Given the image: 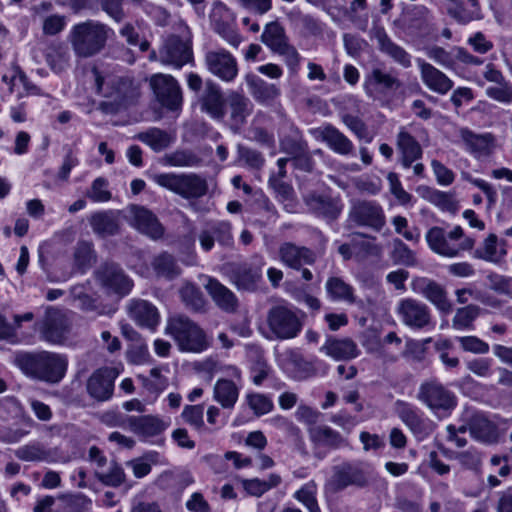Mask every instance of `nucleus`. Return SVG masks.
<instances>
[{
    "label": "nucleus",
    "instance_id": "1",
    "mask_svg": "<svg viewBox=\"0 0 512 512\" xmlns=\"http://www.w3.org/2000/svg\"><path fill=\"white\" fill-rule=\"evenodd\" d=\"M13 363L28 378L57 384L66 374L68 359L65 355L49 351L18 352Z\"/></svg>",
    "mask_w": 512,
    "mask_h": 512
},
{
    "label": "nucleus",
    "instance_id": "2",
    "mask_svg": "<svg viewBox=\"0 0 512 512\" xmlns=\"http://www.w3.org/2000/svg\"><path fill=\"white\" fill-rule=\"evenodd\" d=\"M112 32L106 24L87 20L74 25L70 32V42L75 54L88 58L99 53L106 45Z\"/></svg>",
    "mask_w": 512,
    "mask_h": 512
},
{
    "label": "nucleus",
    "instance_id": "3",
    "mask_svg": "<svg viewBox=\"0 0 512 512\" xmlns=\"http://www.w3.org/2000/svg\"><path fill=\"white\" fill-rule=\"evenodd\" d=\"M165 333L173 338L181 352L201 353L209 347L204 330L185 315L170 317Z\"/></svg>",
    "mask_w": 512,
    "mask_h": 512
},
{
    "label": "nucleus",
    "instance_id": "4",
    "mask_svg": "<svg viewBox=\"0 0 512 512\" xmlns=\"http://www.w3.org/2000/svg\"><path fill=\"white\" fill-rule=\"evenodd\" d=\"M180 35H170L159 49V62L180 69L192 62V34L185 22L178 23Z\"/></svg>",
    "mask_w": 512,
    "mask_h": 512
},
{
    "label": "nucleus",
    "instance_id": "5",
    "mask_svg": "<svg viewBox=\"0 0 512 512\" xmlns=\"http://www.w3.org/2000/svg\"><path fill=\"white\" fill-rule=\"evenodd\" d=\"M152 180L184 199H197L208 191L206 179L196 173H157L152 175Z\"/></svg>",
    "mask_w": 512,
    "mask_h": 512
},
{
    "label": "nucleus",
    "instance_id": "6",
    "mask_svg": "<svg viewBox=\"0 0 512 512\" xmlns=\"http://www.w3.org/2000/svg\"><path fill=\"white\" fill-rule=\"evenodd\" d=\"M417 399L437 416H448L457 406V397L438 380L420 384Z\"/></svg>",
    "mask_w": 512,
    "mask_h": 512
},
{
    "label": "nucleus",
    "instance_id": "7",
    "mask_svg": "<svg viewBox=\"0 0 512 512\" xmlns=\"http://www.w3.org/2000/svg\"><path fill=\"white\" fill-rule=\"evenodd\" d=\"M370 477V466L360 461L343 462L333 467L330 484L337 491L348 486L364 487Z\"/></svg>",
    "mask_w": 512,
    "mask_h": 512
},
{
    "label": "nucleus",
    "instance_id": "8",
    "mask_svg": "<svg viewBox=\"0 0 512 512\" xmlns=\"http://www.w3.org/2000/svg\"><path fill=\"white\" fill-rule=\"evenodd\" d=\"M401 323L413 330H423L432 326V313L427 304L414 298L401 299L396 307Z\"/></svg>",
    "mask_w": 512,
    "mask_h": 512
},
{
    "label": "nucleus",
    "instance_id": "9",
    "mask_svg": "<svg viewBox=\"0 0 512 512\" xmlns=\"http://www.w3.org/2000/svg\"><path fill=\"white\" fill-rule=\"evenodd\" d=\"M267 320L270 330L279 339H292L302 329V322L297 313L288 306L277 305L272 307Z\"/></svg>",
    "mask_w": 512,
    "mask_h": 512
},
{
    "label": "nucleus",
    "instance_id": "10",
    "mask_svg": "<svg viewBox=\"0 0 512 512\" xmlns=\"http://www.w3.org/2000/svg\"><path fill=\"white\" fill-rule=\"evenodd\" d=\"M150 87L157 101L169 110H177L183 102L178 81L169 74L157 73L150 77Z\"/></svg>",
    "mask_w": 512,
    "mask_h": 512
},
{
    "label": "nucleus",
    "instance_id": "11",
    "mask_svg": "<svg viewBox=\"0 0 512 512\" xmlns=\"http://www.w3.org/2000/svg\"><path fill=\"white\" fill-rule=\"evenodd\" d=\"M97 92L103 97L112 99L116 104H126L134 95L131 79L120 76L104 78L97 69L93 70Z\"/></svg>",
    "mask_w": 512,
    "mask_h": 512
},
{
    "label": "nucleus",
    "instance_id": "12",
    "mask_svg": "<svg viewBox=\"0 0 512 512\" xmlns=\"http://www.w3.org/2000/svg\"><path fill=\"white\" fill-rule=\"evenodd\" d=\"M228 376L232 379L219 378L213 386V400L223 409L232 410L239 398L241 389V371L235 366L228 367Z\"/></svg>",
    "mask_w": 512,
    "mask_h": 512
},
{
    "label": "nucleus",
    "instance_id": "13",
    "mask_svg": "<svg viewBox=\"0 0 512 512\" xmlns=\"http://www.w3.org/2000/svg\"><path fill=\"white\" fill-rule=\"evenodd\" d=\"M204 62L207 70L224 82H232L238 75L237 60L223 48L207 51Z\"/></svg>",
    "mask_w": 512,
    "mask_h": 512
},
{
    "label": "nucleus",
    "instance_id": "14",
    "mask_svg": "<svg viewBox=\"0 0 512 512\" xmlns=\"http://www.w3.org/2000/svg\"><path fill=\"white\" fill-rule=\"evenodd\" d=\"M463 237V230L460 226L454 227L450 232L443 228L434 226L426 233V241L429 248L436 254L445 257H456V241Z\"/></svg>",
    "mask_w": 512,
    "mask_h": 512
},
{
    "label": "nucleus",
    "instance_id": "15",
    "mask_svg": "<svg viewBox=\"0 0 512 512\" xmlns=\"http://www.w3.org/2000/svg\"><path fill=\"white\" fill-rule=\"evenodd\" d=\"M349 220L358 226L379 231L385 225L383 209L373 201H356L349 211Z\"/></svg>",
    "mask_w": 512,
    "mask_h": 512
},
{
    "label": "nucleus",
    "instance_id": "16",
    "mask_svg": "<svg viewBox=\"0 0 512 512\" xmlns=\"http://www.w3.org/2000/svg\"><path fill=\"white\" fill-rule=\"evenodd\" d=\"M310 133L316 140L324 142L330 150L338 155L348 156L354 152L352 141L331 124L311 129Z\"/></svg>",
    "mask_w": 512,
    "mask_h": 512
},
{
    "label": "nucleus",
    "instance_id": "17",
    "mask_svg": "<svg viewBox=\"0 0 512 512\" xmlns=\"http://www.w3.org/2000/svg\"><path fill=\"white\" fill-rule=\"evenodd\" d=\"M199 104L202 112L212 119L222 120L225 116L226 101L220 86L212 80L205 82L204 89L199 96Z\"/></svg>",
    "mask_w": 512,
    "mask_h": 512
},
{
    "label": "nucleus",
    "instance_id": "18",
    "mask_svg": "<svg viewBox=\"0 0 512 512\" xmlns=\"http://www.w3.org/2000/svg\"><path fill=\"white\" fill-rule=\"evenodd\" d=\"M416 63L421 81L430 91L445 95L453 88V81L431 63L422 58H417Z\"/></svg>",
    "mask_w": 512,
    "mask_h": 512
},
{
    "label": "nucleus",
    "instance_id": "19",
    "mask_svg": "<svg viewBox=\"0 0 512 512\" xmlns=\"http://www.w3.org/2000/svg\"><path fill=\"white\" fill-rule=\"evenodd\" d=\"M97 280L111 291L126 295L130 292L133 283L116 264H104L95 272Z\"/></svg>",
    "mask_w": 512,
    "mask_h": 512
},
{
    "label": "nucleus",
    "instance_id": "20",
    "mask_svg": "<svg viewBox=\"0 0 512 512\" xmlns=\"http://www.w3.org/2000/svg\"><path fill=\"white\" fill-rule=\"evenodd\" d=\"M129 210L131 214V225L140 233L153 240H157L163 236L164 228L153 212L137 205H132Z\"/></svg>",
    "mask_w": 512,
    "mask_h": 512
},
{
    "label": "nucleus",
    "instance_id": "21",
    "mask_svg": "<svg viewBox=\"0 0 512 512\" xmlns=\"http://www.w3.org/2000/svg\"><path fill=\"white\" fill-rule=\"evenodd\" d=\"M116 376L114 370L110 368L96 370L87 381L88 394L97 401L109 400L113 395Z\"/></svg>",
    "mask_w": 512,
    "mask_h": 512
},
{
    "label": "nucleus",
    "instance_id": "22",
    "mask_svg": "<svg viewBox=\"0 0 512 512\" xmlns=\"http://www.w3.org/2000/svg\"><path fill=\"white\" fill-rule=\"evenodd\" d=\"M280 261L287 267L300 270L303 265H312L316 261V254L305 246H298L292 242H284L279 246Z\"/></svg>",
    "mask_w": 512,
    "mask_h": 512
},
{
    "label": "nucleus",
    "instance_id": "23",
    "mask_svg": "<svg viewBox=\"0 0 512 512\" xmlns=\"http://www.w3.org/2000/svg\"><path fill=\"white\" fill-rule=\"evenodd\" d=\"M309 210L327 221L336 220L342 210L343 203L339 197L325 194H310L305 198Z\"/></svg>",
    "mask_w": 512,
    "mask_h": 512
},
{
    "label": "nucleus",
    "instance_id": "24",
    "mask_svg": "<svg viewBox=\"0 0 512 512\" xmlns=\"http://www.w3.org/2000/svg\"><path fill=\"white\" fill-rule=\"evenodd\" d=\"M417 285L418 292L438 311L444 314H449L452 311L453 305L444 286L428 278L419 279Z\"/></svg>",
    "mask_w": 512,
    "mask_h": 512
},
{
    "label": "nucleus",
    "instance_id": "25",
    "mask_svg": "<svg viewBox=\"0 0 512 512\" xmlns=\"http://www.w3.org/2000/svg\"><path fill=\"white\" fill-rule=\"evenodd\" d=\"M396 148L399 154L398 161L404 169L411 168L412 164L423 156L420 143L404 128H401L396 136Z\"/></svg>",
    "mask_w": 512,
    "mask_h": 512
},
{
    "label": "nucleus",
    "instance_id": "26",
    "mask_svg": "<svg viewBox=\"0 0 512 512\" xmlns=\"http://www.w3.org/2000/svg\"><path fill=\"white\" fill-rule=\"evenodd\" d=\"M129 316L142 327L154 330L159 323L158 309L147 300L131 299L127 305Z\"/></svg>",
    "mask_w": 512,
    "mask_h": 512
},
{
    "label": "nucleus",
    "instance_id": "27",
    "mask_svg": "<svg viewBox=\"0 0 512 512\" xmlns=\"http://www.w3.org/2000/svg\"><path fill=\"white\" fill-rule=\"evenodd\" d=\"M375 39L379 50L389 56L396 64L404 69L412 66V56L400 45L392 41L383 28H377Z\"/></svg>",
    "mask_w": 512,
    "mask_h": 512
},
{
    "label": "nucleus",
    "instance_id": "28",
    "mask_svg": "<svg viewBox=\"0 0 512 512\" xmlns=\"http://www.w3.org/2000/svg\"><path fill=\"white\" fill-rule=\"evenodd\" d=\"M204 287L218 308L228 313L237 309L236 295L217 279L208 277Z\"/></svg>",
    "mask_w": 512,
    "mask_h": 512
},
{
    "label": "nucleus",
    "instance_id": "29",
    "mask_svg": "<svg viewBox=\"0 0 512 512\" xmlns=\"http://www.w3.org/2000/svg\"><path fill=\"white\" fill-rule=\"evenodd\" d=\"M129 429L142 437H153L166 430L168 424L153 415L130 416L127 418Z\"/></svg>",
    "mask_w": 512,
    "mask_h": 512
},
{
    "label": "nucleus",
    "instance_id": "30",
    "mask_svg": "<svg viewBox=\"0 0 512 512\" xmlns=\"http://www.w3.org/2000/svg\"><path fill=\"white\" fill-rule=\"evenodd\" d=\"M460 137L464 142L465 149L475 158L487 157L493 148V137L491 134H476L469 129H461Z\"/></svg>",
    "mask_w": 512,
    "mask_h": 512
},
{
    "label": "nucleus",
    "instance_id": "31",
    "mask_svg": "<svg viewBox=\"0 0 512 512\" xmlns=\"http://www.w3.org/2000/svg\"><path fill=\"white\" fill-rule=\"evenodd\" d=\"M469 433L473 439L484 444L495 443L498 438L496 425L482 413L470 417Z\"/></svg>",
    "mask_w": 512,
    "mask_h": 512
},
{
    "label": "nucleus",
    "instance_id": "32",
    "mask_svg": "<svg viewBox=\"0 0 512 512\" xmlns=\"http://www.w3.org/2000/svg\"><path fill=\"white\" fill-rule=\"evenodd\" d=\"M395 412L407 428L417 437L426 434L425 420L419 414L417 407L402 400L395 402Z\"/></svg>",
    "mask_w": 512,
    "mask_h": 512
},
{
    "label": "nucleus",
    "instance_id": "33",
    "mask_svg": "<svg viewBox=\"0 0 512 512\" xmlns=\"http://www.w3.org/2000/svg\"><path fill=\"white\" fill-rule=\"evenodd\" d=\"M320 350L336 361L351 360L360 353L357 344L350 338H329Z\"/></svg>",
    "mask_w": 512,
    "mask_h": 512
},
{
    "label": "nucleus",
    "instance_id": "34",
    "mask_svg": "<svg viewBox=\"0 0 512 512\" xmlns=\"http://www.w3.org/2000/svg\"><path fill=\"white\" fill-rule=\"evenodd\" d=\"M249 91L259 103L270 105L280 96V89L276 84L268 83L262 78L248 74L245 77Z\"/></svg>",
    "mask_w": 512,
    "mask_h": 512
},
{
    "label": "nucleus",
    "instance_id": "35",
    "mask_svg": "<svg viewBox=\"0 0 512 512\" xmlns=\"http://www.w3.org/2000/svg\"><path fill=\"white\" fill-rule=\"evenodd\" d=\"M67 332L66 320L59 313L48 314L40 328L42 338L52 344L61 343L65 339Z\"/></svg>",
    "mask_w": 512,
    "mask_h": 512
},
{
    "label": "nucleus",
    "instance_id": "36",
    "mask_svg": "<svg viewBox=\"0 0 512 512\" xmlns=\"http://www.w3.org/2000/svg\"><path fill=\"white\" fill-rule=\"evenodd\" d=\"M89 223L94 233L101 237L112 236L119 231V212L106 210L91 215Z\"/></svg>",
    "mask_w": 512,
    "mask_h": 512
},
{
    "label": "nucleus",
    "instance_id": "37",
    "mask_svg": "<svg viewBox=\"0 0 512 512\" xmlns=\"http://www.w3.org/2000/svg\"><path fill=\"white\" fill-rule=\"evenodd\" d=\"M401 82L395 76L382 71L379 68H374L369 75L366 76L364 88L368 95L372 96L378 91H389L398 89Z\"/></svg>",
    "mask_w": 512,
    "mask_h": 512
},
{
    "label": "nucleus",
    "instance_id": "38",
    "mask_svg": "<svg viewBox=\"0 0 512 512\" xmlns=\"http://www.w3.org/2000/svg\"><path fill=\"white\" fill-rule=\"evenodd\" d=\"M506 254V249L498 245V237L495 234H489L474 250L473 256L486 262L499 264Z\"/></svg>",
    "mask_w": 512,
    "mask_h": 512
},
{
    "label": "nucleus",
    "instance_id": "39",
    "mask_svg": "<svg viewBox=\"0 0 512 512\" xmlns=\"http://www.w3.org/2000/svg\"><path fill=\"white\" fill-rule=\"evenodd\" d=\"M325 290L333 301H344L349 304L356 301L354 288L340 277H329L325 283Z\"/></svg>",
    "mask_w": 512,
    "mask_h": 512
},
{
    "label": "nucleus",
    "instance_id": "40",
    "mask_svg": "<svg viewBox=\"0 0 512 512\" xmlns=\"http://www.w3.org/2000/svg\"><path fill=\"white\" fill-rule=\"evenodd\" d=\"M230 117L236 126L243 125L252 111V103L243 94L232 92L228 97Z\"/></svg>",
    "mask_w": 512,
    "mask_h": 512
},
{
    "label": "nucleus",
    "instance_id": "41",
    "mask_svg": "<svg viewBox=\"0 0 512 512\" xmlns=\"http://www.w3.org/2000/svg\"><path fill=\"white\" fill-rule=\"evenodd\" d=\"M151 265L157 277L173 280L181 274V268L175 258L167 252L155 256Z\"/></svg>",
    "mask_w": 512,
    "mask_h": 512
},
{
    "label": "nucleus",
    "instance_id": "42",
    "mask_svg": "<svg viewBox=\"0 0 512 512\" xmlns=\"http://www.w3.org/2000/svg\"><path fill=\"white\" fill-rule=\"evenodd\" d=\"M480 312V307L473 304L458 308L451 321L452 328L457 331L473 330L474 321L478 318Z\"/></svg>",
    "mask_w": 512,
    "mask_h": 512
},
{
    "label": "nucleus",
    "instance_id": "43",
    "mask_svg": "<svg viewBox=\"0 0 512 512\" xmlns=\"http://www.w3.org/2000/svg\"><path fill=\"white\" fill-rule=\"evenodd\" d=\"M281 482L282 478L280 475L271 473L266 479H245L242 481V486L249 495L260 497L272 488L279 486Z\"/></svg>",
    "mask_w": 512,
    "mask_h": 512
},
{
    "label": "nucleus",
    "instance_id": "44",
    "mask_svg": "<svg viewBox=\"0 0 512 512\" xmlns=\"http://www.w3.org/2000/svg\"><path fill=\"white\" fill-rule=\"evenodd\" d=\"M137 139L149 146L153 151L160 152L172 143V136L156 127L149 128L137 135Z\"/></svg>",
    "mask_w": 512,
    "mask_h": 512
},
{
    "label": "nucleus",
    "instance_id": "45",
    "mask_svg": "<svg viewBox=\"0 0 512 512\" xmlns=\"http://www.w3.org/2000/svg\"><path fill=\"white\" fill-rule=\"evenodd\" d=\"M261 41L273 52L288 43L285 31L278 22H270L265 26Z\"/></svg>",
    "mask_w": 512,
    "mask_h": 512
},
{
    "label": "nucleus",
    "instance_id": "46",
    "mask_svg": "<svg viewBox=\"0 0 512 512\" xmlns=\"http://www.w3.org/2000/svg\"><path fill=\"white\" fill-rule=\"evenodd\" d=\"M60 501L59 512H84L91 508L92 501L82 493L62 494L58 497Z\"/></svg>",
    "mask_w": 512,
    "mask_h": 512
},
{
    "label": "nucleus",
    "instance_id": "47",
    "mask_svg": "<svg viewBox=\"0 0 512 512\" xmlns=\"http://www.w3.org/2000/svg\"><path fill=\"white\" fill-rule=\"evenodd\" d=\"M426 56L445 69H454L456 66V46L450 50L433 45L425 49Z\"/></svg>",
    "mask_w": 512,
    "mask_h": 512
},
{
    "label": "nucleus",
    "instance_id": "48",
    "mask_svg": "<svg viewBox=\"0 0 512 512\" xmlns=\"http://www.w3.org/2000/svg\"><path fill=\"white\" fill-rule=\"evenodd\" d=\"M316 364H319V362H309L298 353H292L289 358L293 377L297 380H304L316 375Z\"/></svg>",
    "mask_w": 512,
    "mask_h": 512
},
{
    "label": "nucleus",
    "instance_id": "49",
    "mask_svg": "<svg viewBox=\"0 0 512 512\" xmlns=\"http://www.w3.org/2000/svg\"><path fill=\"white\" fill-rule=\"evenodd\" d=\"M95 476L102 484L111 487H119L126 478L123 468L115 461H111L104 470H95Z\"/></svg>",
    "mask_w": 512,
    "mask_h": 512
},
{
    "label": "nucleus",
    "instance_id": "50",
    "mask_svg": "<svg viewBox=\"0 0 512 512\" xmlns=\"http://www.w3.org/2000/svg\"><path fill=\"white\" fill-rule=\"evenodd\" d=\"M182 302L193 311H200L205 306V299L200 289L192 283H185L179 290Z\"/></svg>",
    "mask_w": 512,
    "mask_h": 512
},
{
    "label": "nucleus",
    "instance_id": "51",
    "mask_svg": "<svg viewBox=\"0 0 512 512\" xmlns=\"http://www.w3.org/2000/svg\"><path fill=\"white\" fill-rule=\"evenodd\" d=\"M311 438L314 442L331 448H338L344 442L341 434L329 426L316 427L311 431Z\"/></svg>",
    "mask_w": 512,
    "mask_h": 512
},
{
    "label": "nucleus",
    "instance_id": "52",
    "mask_svg": "<svg viewBox=\"0 0 512 512\" xmlns=\"http://www.w3.org/2000/svg\"><path fill=\"white\" fill-rule=\"evenodd\" d=\"M316 494V483L314 481H309L293 494V498L302 503L309 512H319L320 509L316 499Z\"/></svg>",
    "mask_w": 512,
    "mask_h": 512
},
{
    "label": "nucleus",
    "instance_id": "53",
    "mask_svg": "<svg viewBox=\"0 0 512 512\" xmlns=\"http://www.w3.org/2000/svg\"><path fill=\"white\" fill-rule=\"evenodd\" d=\"M165 159L173 167H196L201 164V158L191 150H176L167 154Z\"/></svg>",
    "mask_w": 512,
    "mask_h": 512
},
{
    "label": "nucleus",
    "instance_id": "54",
    "mask_svg": "<svg viewBox=\"0 0 512 512\" xmlns=\"http://www.w3.org/2000/svg\"><path fill=\"white\" fill-rule=\"evenodd\" d=\"M392 246L391 258L396 264L404 266H414L416 264L415 253L401 239H394Z\"/></svg>",
    "mask_w": 512,
    "mask_h": 512
},
{
    "label": "nucleus",
    "instance_id": "55",
    "mask_svg": "<svg viewBox=\"0 0 512 512\" xmlns=\"http://www.w3.org/2000/svg\"><path fill=\"white\" fill-rule=\"evenodd\" d=\"M95 260L93 246L89 242H78L74 251V262L79 270L84 272L91 267Z\"/></svg>",
    "mask_w": 512,
    "mask_h": 512
},
{
    "label": "nucleus",
    "instance_id": "56",
    "mask_svg": "<svg viewBox=\"0 0 512 512\" xmlns=\"http://www.w3.org/2000/svg\"><path fill=\"white\" fill-rule=\"evenodd\" d=\"M246 403L258 417L268 414L274 408L271 398L261 393H248L246 395Z\"/></svg>",
    "mask_w": 512,
    "mask_h": 512
},
{
    "label": "nucleus",
    "instance_id": "57",
    "mask_svg": "<svg viewBox=\"0 0 512 512\" xmlns=\"http://www.w3.org/2000/svg\"><path fill=\"white\" fill-rule=\"evenodd\" d=\"M449 457L457 460L463 468L468 470H477L482 462L481 453L475 447H470L465 451L453 452Z\"/></svg>",
    "mask_w": 512,
    "mask_h": 512
},
{
    "label": "nucleus",
    "instance_id": "58",
    "mask_svg": "<svg viewBox=\"0 0 512 512\" xmlns=\"http://www.w3.org/2000/svg\"><path fill=\"white\" fill-rule=\"evenodd\" d=\"M86 196L93 202H108L112 198V193L109 191V182L104 177H97L93 180L90 189L87 191Z\"/></svg>",
    "mask_w": 512,
    "mask_h": 512
},
{
    "label": "nucleus",
    "instance_id": "59",
    "mask_svg": "<svg viewBox=\"0 0 512 512\" xmlns=\"http://www.w3.org/2000/svg\"><path fill=\"white\" fill-rule=\"evenodd\" d=\"M138 378L142 381L143 386L151 393L158 394L167 386V379L161 374L159 367L152 368L149 376L139 375Z\"/></svg>",
    "mask_w": 512,
    "mask_h": 512
},
{
    "label": "nucleus",
    "instance_id": "60",
    "mask_svg": "<svg viewBox=\"0 0 512 512\" xmlns=\"http://www.w3.org/2000/svg\"><path fill=\"white\" fill-rule=\"evenodd\" d=\"M15 455L23 461H46L49 457V453L38 443L19 447Z\"/></svg>",
    "mask_w": 512,
    "mask_h": 512
},
{
    "label": "nucleus",
    "instance_id": "61",
    "mask_svg": "<svg viewBox=\"0 0 512 512\" xmlns=\"http://www.w3.org/2000/svg\"><path fill=\"white\" fill-rule=\"evenodd\" d=\"M488 287L494 292L512 298V277L490 273L486 277Z\"/></svg>",
    "mask_w": 512,
    "mask_h": 512
},
{
    "label": "nucleus",
    "instance_id": "62",
    "mask_svg": "<svg viewBox=\"0 0 512 512\" xmlns=\"http://www.w3.org/2000/svg\"><path fill=\"white\" fill-rule=\"evenodd\" d=\"M184 421L198 431L205 429L203 420L204 407L203 405H187L184 407L182 413Z\"/></svg>",
    "mask_w": 512,
    "mask_h": 512
},
{
    "label": "nucleus",
    "instance_id": "63",
    "mask_svg": "<svg viewBox=\"0 0 512 512\" xmlns=\"http://www.w3.org/2000/svg\"><path fill=\"white\" fill-rule=\"evenodd\" d=\"M259 279L260 274L251 268H240L234 273V283L238 289L253 290Z\"/></svg>",
    "mask_w": 512,
    "mask_h": 512
},
{
    "label": "nucleus",
    "instance_id": "64",
    "mask_svg": "<svg viewBox=\"0 0 512 512\" xmlns=\"http://www.w3.org/2000/svg\"><path fill=\"white\" fill-rule=\"evenodd\" d=\"M68 60L66 48L61 43H53L46 52V61L53 70H61Z\"/></svg>",
    "mask_w": 512,
    "mask_h": 512
}]
</instances>
